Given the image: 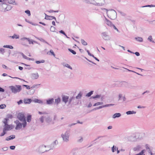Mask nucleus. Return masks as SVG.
Instances as JSON below:
<instances>
[{
	"mask_svg": "<svg viewBox=\"0 0 155 155\" xmlns=\"http://www.w3.org/2000/svg\"><path fill=\"white\" fill-rule=\"evenodd\" d=\"M135 39L137 41L140 42H142L143 41V39L142 38L139 37H135Z\"/></svg>",
	"mask_w": 155,
	"mask_h": 155,
	"instance_id": "nucleus-27",
	"label": "nucleus"
},
{
	"mask_svg": "<svg viewBox=\"0 0 155 155\" xmlns=\"http://www.w3.org/2000/svg\"><path fill=\"white\" fill-rule=\"evenodd\" d=\"M83 140V138L81 136L79 137L77 140V142L78 143H81Z\"/></svg>",
	"mask_w": 155,
	"mask_h": 155,
	"instance_id": "nucleus-29",
	"label": "nucleus"
},
{
	"mask_svg": "<svg viewBox=\"0 0 155 155\" xmlns=\"http://www.w3.org/2000/svg\"><path fill=\"white\" fill-rule=\"evenodd\" d=\"M45 120L46 122L48 124H51V123L52 124H54V123L52 122L51 118L49 116H45Z\"/></svg>",
	"mask_w": 155,
	"mask_h": 155,
	"instance_id": "nucleus-12",
	"label": "nucleus"
},
{
	"mask_svg": "<svg viewBox=\"0 0 155 155\" xmlns=\"http://www.w3.org/2000/svg\"><path fill=\"white\" fill-rule=\"evenodd\" d=\"M81 43L84 45H87V43L84 40L81 39Z\"/></svg>",
	"mask_w": 155,
	"mask_h": 155,
	"instance_id": "nucleus-36",
	"label": "nucleus"
},
{
	"mask_svg": "<svg viewBox=\"0 0 155 155\" xmlns=\"http://www.w3.org/2000/svg\"><path fill=\"white\" fill-rule=\"evenodd\" d=\"M45 19L48 20H52L53 19H54L55 21L57 22L56 19L55 17L48 15L45 13Z\"/></svg>",
	"mask_w": 155,
	"mask_h": 155,
	"instance_id": "nucleus-14",
	"label": "nucleus"
},
{
	"mask_svg": "<svg viewBox=\"0 0 155 155\" xmlns=\"http://www.w3.org/2000/svg\"><path fill=\"white\" fill-rule=\"evenodd\" d=\"M54 99L53 98L47 100L46 104L48 105L52 104L54 102Z\"/></svg>",
	"mask_w": 155,
	"mask_h": 155,
	"instance_id": "nucleus-19",
	"label": "nucleus"
},
{
	"mask_svg": "<svg viewBox=\"0 0 155 155\" xmlns=\"http://www.w3.org/2000/svg\"><path fill=\"white\" fill-rule=\"evenodd\" d=\"M58 143L57 140H55L51 144L49 147L50 148L49 150L53 149L54 148V147L58 144Z\"/></svg>",
	"mask_w": 155,
	"mask_h": 155,
	"instance_id": "nucleus-16",
	"label": "nucleus"
},
{
	"mask_svg": "<svg viewBox=\"0 0 155 155\" xmlns=\"http://www.w3.org/2000/svg\"><path fill=\"white\" fill-rule=\"evenodd\" d=\"M23 86L26 87L27 89H30V86L28 85H23Z\"/></svg>",
	"mask_w": 155,
	"mask_h": 155,
	"instance_id": "nucleus-62",
	"label": "nucleus"
},
{
	"mask_svg": "<svg viewBox=\"0 0 155 155\" xmlns=\"http://www.w3.org/2000/svg\"><path fill=\"white\" fill-rule=\"evenodd\" d=\"M50 148L48 146L47 147L45 145H41L40 146L39 148V151L41 153H44L47 151H48Z\"/></svg>",
	"mask_w": 155,
	"mask_h": 155,
	"instance_id": "nucleus-9",
	"label": "nucleus"
},
{
	"mask_svg": "<svg viewBox=\"0 0 155 155\" xmlns=\"http://www.w3.org/2000/svg\"><path fill=\"white\" fill-rule=\"evenodd\" d=\"M17 117L21 122H23V126H25L27 122L24 113L23 112L18 113L17 115Z\"/></svg>",
	"mask_w": 155,
	"mask_h": 155,
	"instance_id": "nucleus-3",
	"label": "nucleus"
},
{
	"mask_svg": "<svg viewBox=\"0 0 155 155\" xmlns=\"http://www.w3.org/2000/svg\"><path fill=\"white\" fill-rule=\"evenodd\" d=\"M121 116V114L120 113H116L114 114L112 116V118L115 119L116 118H118Z\"/></svg>",
	"mask_w": 155,
	"mask_h": 155,
	"instance_id": "nucleus-20",
	"label": "nucleus"
},
{
	"mask_svg": "<svg viewBox=\"0 0 155 155\" xmlns=\"http://www.w3.org/2000/svg\"><path fill=\"white\" fill-rule=\"evenodd\" d=\"M5 3H8L10 4H12L14 5H17V3L14 0H5L4 2Z\"/></svg>",
	"mask_w": 155,
	"mask_h": 155,
	"instance_id": "nucleus-15",
	"label": "nucleus"
},
{
	"mask_svg": "<svg viewBox=\"0 0 155 155\" xmlns=\"http://www.w3.org/2000/svg\"><path fill=\"white\" fill-rule=\"evenodd\" d=\"M101 97L100 95H97L95 96H92L91 97H92L94 99H95L96 98H99Z\"/></svg>",
	"mask_w": 155,
	"mask_h": 155,
	"instance_id": "nucleus-52",
	"label": "nucleus"
},
{
	"mask_svg": "<svg viewBox=\"0 0 155 155\" xmlns=\"http://www.w3.org/2000/svg\"><path fill=\"white\" fill-rule=\"evenodd\" d=\"M63 65V66L65 67H67L71 70L72 69V68L69 64H68L64 63Z\"/></svg>",
	"mask_w": 155,
	"mask_h": 155,
	"instance_id": "nucleus-31",
	"label": "nucleus"
},
{
	"mask_svg": "<svg viewBox=\"0 0 155 155\" xmlns=\"http://www.w3.org/2000/svg\"><path fill=\"white\" fill-rule=\"evenodd\" d=\"M38 113L40 114H47V113L45 112H41L40 111H39L38 112Z\"/></svg>",
	"mask_w": 155,
	"mask_h": 155,
	"instance_id": "nucleus-59",
	"label": "nucleus"
},
{
	"mask_svg": "<svg viewBox=\"0 0 155 155\" xmlns=\"http://www.w3.org/2000/svg\"><path fill=\"white\" fill-rule=\"evenodd\" d=\"M40 84H37L36 85H34L32 86V87H31V88H35V87H38V86L40 85Z\"/></svg>",
	"mask_w": 155,
	"mask_h": 155,
	"instance_id": "nucleus-57",
	"label": "nucleus"
},
{
	"mask_svg": "<svg viewBox=\"0 0 155 155\" xmlns=\"http://www.w3.org/2000/svg\"><path fill=\"white\" fill-rule=\"evenodd\" d=\"M10 127L9 125L8 124L4 125V128L3 129L6 131H8L10 130Z\"/></svg>",
	"mask_w": 155,
	"mask_h": 155,
	"instance_id": "nucleus-25",
	"label": "nucleus"
},
{
	"mask_svg": "<svg viewBox=\"0 0 155 155\" xmlns=\"http://www.w3.org/2000/svg\"><path fill=\"white\" fill-rule=\"evenodd\" d=\"M25 12L28 15V16H29L31 15L30 11L29 10H26L25 11Z\"/></svg>",
	"mask_w": 155,
	"mask_h": 155,
	"instance_id": "nucleus-46",
	"label": "nucleus"
},
{
	"mask_svg": "<svg viewBox=\"0 0 155 155\" xmlns=\"http://www.w3.org/2000/svg\"><path fill=\"white\" fill-rule=\"evenodd\" d=\"M60 99L59 98H58L55 100V104H58L60 102Z\"/></svg>",
	"mask_w": 155,
	"mask_h": 155,
	"instance_id": "nucleus-34",
	"label": "nucleus"
},
{
	"mask_svg": "<svg viewBox=\"0 0 155 155\" xmlns=\"http://www.w3.org/2000/svg\"><path fill=\"white\" fill-rule=\"evenodd\" d=\"M4 48H9L11 49H12L13 48V47L12 46L10 45H4L3 46Z\"/></svg>",
	"mask_w": 155,
	"mask_h": 155,
	"instance_id": "nucleus-33",
	"label": "nucleus"
},
{
	"mask_svg": "<svg viewBox=\"0 0 155 155\" xmlns=\"http://www.w3.org/2000/svg\"><path fill=\"white\" fill-rule=\"evenodd\" d=\"M114 105V104H107L105 105H103L104 107H110L111 106H112Z\"/></svg>",
	"mask_w": 155,
	"mask_h": 155,
	"instance_id": "nucleus-45",
	"label": "nucleus"
},
{
	"mask_svg": "<svg viewBox=\"0 0 155 155\" xmlns=\"http://www.w3.org/2000/svg\"><path fill=\"white\" fill-rule=\"evenodd\" d=\"M45 62V61L44 60H42L41 61H36L35 63L37 64H40L41 63H43Z\"/></svg>",
	"mask_w": 155,
	"mask_h": 155,
	"instance_id": "nucleus-37",
	"label": "nucleus"
},
{
	"mask_svg": "<svg viewBox=\"0 0 155 155\" xmlns=\"http://www.w3.org/2000/svg\"><path fill=\"white\" fill-rule=\"evenodd\" d=\"M19 53L21 54L22 55V56H23V57L24 58H25V59H26L27 57L26 56H25V55L22 53L19 52Z\"/></svg>",
	"mask_w": 155,
	"mask_h": 155,
	"instance_id": "nucleus-56",
	"label": "nucleus"
},
{
	"mask_svg": "<svg viewBox=\"0 0 155 155\" xmlns=\"http://www.w3.org/2000/svg\"><path fill=\"white\" fill-rule=\"evenodd\" d=\"M101 36L102 38L105 40L107 41L110 39V38L107 32H102L101 33Z\"/></svg>",
	"mask_w": 155,
	"mask_h": 155,
	"instance_id": "nucleus-11",
	"label": "nucleus"
},
{
	"mask_svg": "<svg viewBox=\"0 0 155 155\" xmlns=\"http://www.w3.org/2000/svg\"><path fill=\"white\" fill-rule=\"evenodd\" d=\"M5 49L3 48H0V53L2 54H4V53L5 52Z\"/></svg>",
	"mask_w": 155,
	"mask_h": 155,
	"instance_id": "nucleus-42",
	"label": "nucleus"
},
{
	"mask_svg": "<svg viewBox=\"0 0 155 155\" xmlns=\"http://www.w3.org/2000/svg\"><path fill=\"white\" fill-rule=\"evenodd\" d=\"M86 50V51L87 52V53L88 54V55L90 56H92V57L93 56V54H91L89 51L88 50Z\"/></svg>",
	"mask_w": 155,
	"mask_h": 155,
	"instance_id": "nucleus-63",
	"label": "nucleus"
},
{
	"mask_svg": "<svg viewBox=\"0 0 155 155\" xmlns=\"http://www.w3.org/2000/svg\"><path fill=\"white\" fill-rule=\"evenodd\" d=\"M61 136L63 141L64 142H68L69 141L70 136V132L69 131H66L64 134H62Z\"/></svg>",
	"mask_w": 155,
	"mask_h": 155,
	"instance_id": "nucleus-6",
	"label": "nucleus"
},
{
	"mask_svg": "<svg viewBox=\"0 0 155 155\" xmlns=\"http://www.w3.org/2000/svg\"><path fill=\"white\" fill-rule=\"evenodd\" d=\"M103 107H104L103 105L101 106H100L99 107H97L95 108L94 109H93V110H98V109H101V108H102Z\"/></svg>",
	"mask_w": 155,
	"mask_h": 155,
	"instance_id": "nucleus-50",
	"label": "nucleus"
},
{
	"mask_svg": "<svg viewBox=\"0 0 155 155\" xmlns=\"http://www.w3.org/2000/svg\"><path fill=\"white\" fill-rule=\"evenodd\" d=\"M68 50L73 54H76V53L75 51L70 48H68Z\"/></svg>",
	"mask_w": 155,
	"mask_h": 155,
	"instance_id": "nucleus-41",
	"label": "nucleus"
},
{
	"mask_svg": "<svg viewBox=\"0 0 155 155\" xmlns=\"http://www.w3.org/2000/svg\"><path fill=\"white\" fill-rule=\"evenodd\" d=\"M8 120V119L5 118L4 120L3 121V123L5 124V125H8L7 124V120Z\"/></svg>",
	"mask_w": 155,
	"mask_h": 155,
	"instance_id": "nucleus-53",
	"label": "nucleus"
},
{
	"mask_svg": "<svg viewBox=\"0 0 155 155\" xmlns=\"http://www.w3.org/2000/svg\"><path fill=\"white\" fill-rule=\"evenodd\" d=\"M31 116L30 114L28 115L27 116L26 120L29 123L31 121Z\"/></svg>",
	"mask_w": 155,
	"mask_h": 155,
	"instance_id": "nucleus-28",
	"label": "nucleus"
},
{
	"mask_svg": "<svg viewBox=\"0 0 155 155\" xmlns=\"http://www.w3.org/2000/svg\"><path fill=\"white\" fill-rule=\"evenodd\" d=\"M5 131L6 130H4L3 129V132L1 134L0 136L1 137L3 136L6 134Z\"/></svg>",
	"mask_w": 155,
	"mask_h": 155,
	"instance_id": "nucleus-54",
	"label": "nucleus"
},
{
	"mask_svg": "<svg viewBox=\"0 0 155 155\" xmlns=\"http://www.w3.org/2000/svg\"><path fill=\"white\" fill-rule=\"evenodd\" d=\"M94 0H85V1L87 3H89L93 4Z\"/></svg>",
	"mask_w": 155,
	"mask_h": 155,
	"instance_id": "nucleus-44",
	"label": "nucleus"
},
{
	"mask_svg": "<svg viewBox=\"0 0 155 155\" xmlns=\"http://www.w3.org/2000/svg\"><path fill=\"white\" fill-rule=\"evenodd\" d=\"M39 77L38 73H32L31 74V77L33 79H37Z\"/></svg>",
	"mask_w": 155,
	"mask_h": 155,
	"instance_id": "nucleus-18",
	"label": "nucleus"
},
{
	"mask_svg": "<svg viewBox=\"0 0 155 155\" xmlns=\"http://www.w3.org/2000/svg\"><path fill=\"white\" fill-rule=\"evenodd\" d=\"M6 107V105L5 104H2L0 105V109H4Z\"/></svg>",
	"mask_w": 155,
	"mask_h": 155,
	"instance_id": "nucleus-49",
	"label": "nucleus"
},
{
	"mask_svg": "<svg viewBox=\"0 0 155 155\" xmlns=\"http://www.w3.org/2000/svg\"><path fill=\"white\" fill-rule=\"evenodd\" d=\"M118 12L122 16H126V14L124 12H122L120 11H118Z\"/></svg>",
	"mask_w": 155,
	"mask_h": 155,
	"instance_id": "nucleus-48",
	"label": "nucleus"
},
{
	"mask_svg": "<svg viewBox=\"0 0 155 155\" xmlns=\"http://www.w3.org/2000/svg\"><path fill=\"white\" fill-rule=\"evenodd\" d=\"M22 123L20 122L19 120H16L14 121V122L16 124V126L15 129L16 130H20L23 127V128H25L27 125V123L25 126H23V122Z\"/></svg>",
	"mask_w": 155,
	"mask_h": 155,
	"instance_id": "nucleus-5",
	"label": "nucleus"
},
{
	"mask_svg": "<svg viewBox=\"0 0 155 155\" xmlns=\"http://www.w3.org/2000/svg\"><path fill=\"white\" fill-rule=\"evenodd\" d=\"M34 101L35 103H38L42 104H46L45 103L43 102L42 101L37 99H35Z\"/></svg>",
	"mask_w": 155,
	"mask_h": 155,
	"instance_id": "nucleus-21",
	"label": "nucleus"
},
{
	"mask_svg": "<svg viewBox=\"0 0 155 155\" xmlns=\"http://www.w3.org/2000/svg\"><path fill=\"white\" fill-rule=\"evenodd\" d=\"M93 91H91L89 92L86 95V96L89 97L91 96V95L93 94Z\"/></svg>",
	"mask_w": 155,
	"mask_h": 155,
	"instance_id": "nucleus-35",
	"label": "nucleus"
},
{
	"mask_svg": "<svg viewBox=\"0 0 155 155\" xmlns=\"http://www.w3.org/2000/svg\"><path fill=\"white\" fill-rule=\"evenodd\" d=\"M74 98V97H72L71 98H70V99H68V101L69 102L68 104H70L71 102L72 101V100H73Z\"/></svg>",
	"mask_w": 155,
	"mask_h": 155,
	"instance_id": "nucleus-55",
	"label": "nucleus"
},
{
	"mask_svg": "<svg viewBox=\"0 0 155 155\" xmlns=\"http://www.w3.org/2000/svg\"><path fill=\"white\" fill-rule=\"evenodd\" d=\"M136 113V112L135 111L132 110V111H127L126 113V114L127 115H130L132 114H135Z\"/></svg>",
	"mask_w": 155,
	"mask_h": 155,
	"instance_id": "nucleus-23",
	"label": "nucleus"
},
{
	"mask_svg": "<svg viewBox=\"0 0 155 155\" xmlns=\"http://www.w3.org/2000/svg\"><path fill=\"white\" fill-rule=\"evenodd\" d=\"M69 97L67 96L63 95L62 97V100L65 104L68 101Z\"/></svg>",
	"mask_w": 155,
	"mask_h": 155,
	"instance_id": "nucleus-17",
	"label": "nucleus"
},
{
	"mask_svg": "<svg viewBox=\"0 0 155 155\" xmlns=\"http://www.w3.org/2000/svg\"><path fill=\"white\" fill-rule=\"evenodd\" d=\"M10 88L12 93L16 94L17 92H19L21 90V87L20 85H16L15 86H10Z\"/></svg>",
	"mask_w": 155,
	"mask_h": 155,
	"instance_id": "nucleus-4",
	"label": "nucleus"
},
{
	"mask_svg": "<svg viewBox=\"0 0 155 155\" xmlns=\"http://www.w3.org/2000/svg\"><path fill=\"white\" fill-rule=\"evenodd\" d=\"M117 148L116 146H115L114 145L111 148L112 152H114L115 151H116Z\"/></svg>",
	"mask_w": 155,
	"mask_h": 155,
	"instance_id": "nucleus-38",
	"label": "nucleus"
},
{
	"mask_svg": "<svg viewBox=\"0 0 155 155\" xmlns=\"http://www.w3.org/2000/svg\"><path fill=\"white\" fill-rule=\"evenodd\" d=\"M45 116H42L40 118H39V120L41 123H42L44 122V120L45 119Z\"/></svg>",
	"mask_w": 155,
	"mask_h": 155,
	"instance_id": "nucleus-32",
	"label": "nucleus"
},
{
	"mask_svg": "<svg viewBox=\"0 0 155 155\" xmlns=\"http://www.w3.org/2000/svg\"><path fill=\"white\" fill-rule=\"evenodd\" d=\"M15 146H11L10 147V148L11 149L14 150L15 148Z\"/></svg>",
	"mask_w": 155,
	"mask_h": 155,
	"instance_id": "nucleus-64",
	"label": "nucleus"
},
{
	"mask_svg": "<svg viewBox=\"0 0 155 155\" xmlns=\"http://www.w3.org/2000/svg\"><path fill=\"white\" fill-rule=\"evenodd\" d=\"M139 134L136 133L128 137V139L130 141H136L139 138Z\"/></svg>",
	"mask_w": 155,
	"mask_h": 155,
	"instance_id": "nucleus-7",
	"label": "nucleus"
},
{
	"mask_svg": "<svg viewBox=\"0 0 155 155\" xmlns=\"http://www.w3.org/2000/svg\"><path fill=\"white\" fill-rule=\"evenodd\" d=\"M12 8L11 5L4 3L0 4V11L5 12L10 10Z\"/></svg>",
	"mask_w": 155,
	"mask_h": 155,
	"instance_id": "nucleus-2",
	"label": "nucleus"
},
{
	"mask_svg": "<svg viewBox=\"0 0 155 155\" xmlns=\"http://www.w3.org/2000/svg\"><path fill=\"white\" fill-rule=\"evenodd\" d=\"M56 28L53 26H51L50 28V31L52 32H55Z\"/></svg>",
	"mask_w": 155,
	"mask_h": 155,
	"instance_id": "nucleus-40",
	"label": "nucleus"
},
{
	"mask_svg": "<svg viewBox=\"0 0 155 155\" xmlns=\"http://www.w3.org/2000/svg\"><path fill=\"white\" fill-rule=\"evenodd\" d=\"M118 97H119L118 100H121V99L123 97L122 96V94H120L119 95Z\"/></svg>",
	"mask_w": 155,
	"mask_h": 155,
	"instance_id": "nucleus-60",
	"label": "nucleus"
},
{
	"mask_svg": "<svg viewBox=\"0 0 155 155\" xmlns=\"http://www.w3.org/2000/svg\"><path fill=\"white\" fill-rule=\"evenodd\" d=\"M141 147L140 145H137L136 147H134L133 148V150L134 151L139 150L141 148Z\"/></svg>",
	"mask_w": 155,
	"mask_h": 155,
	"instance_id": "nucleus-24",
	"label": "nucleus"
},
{
	"mask_svg": "<svg viewBox=\"0 0 155 155\" xmlns=\"http://www.w3.org/2000/svg\"><path fill=\"white\" fill-rule=\"evenodd\" d=\"M147 40L150 42H152L153 43L154 42V41L152 40L153 38H152V36L151 35H150L149 36V37L147 38Z\"/></svg>",
	"mask_w": 155,
	"mask_h": 155,
	"instance_id": "nucleus-39",
	"label": "nucleus"
},
{
	"mask_svg": "<svg viewBox=\"0 0 155 155\" xmlns=\"http://www.w3.org/2000/svg\"><path fill=\"white\" fill-rule=\"evenodd\" d=\"M103 10H105L108 17L112 20L115 19L117 18V13L113 9L108 10L105 8H102Z\"/></svg>",
	"mask_w": 155,
	"mask_h": 155,
	"instance_id": "nucleus-1",
	"label": "nucleus"
},
{
	"mask_svg": "<svg viewBox=\"0 0 155 155\" xmlns=\"http://www.w3.org/2000/svg\"><path fill=\"white\" fill-rule=\"evenodd\" d=\"M104 18L103 19V20L104 24L107 25L108 26L110 27H112V25H113L112 22L107 19L105 16H104Z\"/></svg>",
	"mask_w": 155,
	"mask_h": 155,
	"instance_id": "nucleus-10",
	"label": "nucleus"
},
{
	"mask_svg": "<svg viewBox=\"0 0 155 155\" xmlns=\"http://www.w3.org/2000/svg\"><path fill=\"white\" fill-rule=\"evenodd\" d=\"M105 0H94L93 5L96 6L100 7L105 5Z\"/></svg>",
	"mask_w": 155,
	"mask_h": 155,
	"instance_id": "nucleus-8",
	"label": "nucleus"
},
{
	"mask_svg": "<svg viewBox=\"0 0 155 155\" xmlns=\"http://www.w3.org/2000/svg\"><path fill=\"white\" fill-rule=\"evenodd\" d=\"M115 30H116L118 32H120L118 29L115 27V25L114 24L112 26V27Z\"/></svg>",
	"mask_w": 155,
	"mask_h": 155,
	"instance_id": "nucleus-51",
	"label": "nucleus"
},
{
	"mask_svg": "<svg viewBox=\"0 0 155 155\" xmlns=\"http://www.w3.org/2000/svg\"><path fill=\"white\" fill-rule=\"evenodd\" d=\"M31 101V99H27L24 100V102L25 104H30Z\"/></svg>",
	"mask_w": 155,
	"mask_h": 155,
	"instance_id": "nucleus-26",
	"label": "nucleus"
},
{
	"mask_svg": "<svg viewBox=\"0 0 155 155\" xmlns=\"http://www.w3.org/2000/svg\"><path fill=\"white\" fill-rule=\"evenodd\" d=\"M9 37H11L13 39H14V38L18 39L19 38V35H17L16 34H14L13 36H10Z\"/></svg>",
	"mask_w": 155,
	"mask_h": 155,
	"instance_id": "nucleus-30",
	"label": "nucleus"
},
{
	"mask_svg": "<svg viewBox=\"0 0 155 155\" xmlns=\"http://www.w3.org/2000/svg\"><path fill=\"white\" fill-rule=\"evenodd\" d=\"M144 150H142V151L140 152L139 153L137 154H136L135 155H143V153H144Z\"/></svg>",
	"mask_w": 155,
	"mask_h": 155,
	"instance_id": "nucleus-61",
	"label": "nucleus"
},
{
	"mask_svg": "<svg viewBox=\"0 0 155 155\" xmlns=\"http://www.w3.org/2000/svg\"><path fill=\"white\" fill-rule=\"evenodd\" d=\"M50 53L52 55L54 56V57L55 56V54L54 53V52H53V51L52 50H51L50 51Z\"/></svg>",
	"mask_w": 155,
	"mask_h": 155,
	"instance_id": "nucleus-58",
	"label": "nucleus"
},
{
	"mask_svg": "<svg viewBox=\"0 0 155 155\" xmlns=\"http://www.w3.org/2000/svg\"><path fill=\"white\" fill-rule=\"evenodd\" d=\"M21 40L23 41H24L25 40H27L28 41L29 44H33L34 40L31 39H30L29 38L26 37H23L20 39Z\"/></svg>",
	"mask_w": 155,
	"mask_h": 155,
	"instance_id": "nucleus-13",
	"label": "nucleus"
},
{
	"mask_svg": "<svg viewBox=\"0 0 155 155\" xmlns=\"http://www.w3.org/2000/svg\"><path fill=\"white\" fill-rule=\"evenodd\" d=\"M82 94L81 93H79L77 96L76 97V98L77 99H80L81 97Z\"/></svg>",
	"mask_w": 155,
	"mask_h": 155,
	"instance_id": "nucleus-47",
	"label": "nucleus"
},
{
	"mask_svg": "<svg viewBox=\"0 0 155 155\" xmlns=\"http://www.w3.org/2000/svg\"><path fill=\"white\" fill-rule=\"evenodd\" d=\"M37 39L39 40L40 41H41L42 42H45V43L47 44L48 45V42L45 41L44 39L42 38H37Z\"/></svg>",
	"mask_w": 155,
	"mask_h": 155,
	"instance_id": "nucleus-43",
	"label": "nucleus"
},
{
	"mask_svg": "<svg viewBox=\"0 0 155 155\" xmlns=\"http://www.w3.org/2000/svg\"><path fill=\"white\" fill-rule=\"evenodd\" d=\"M15 138V136L14 135H12L11 136H9V137H7L6 138V140L8 141L11 140H12Z\"/></svg>",
	"mask_w": 155,
	"mask_h": 155,
	"instance_id": "nucleus-22",
	"label": "nucleus"
}]
</instances>
